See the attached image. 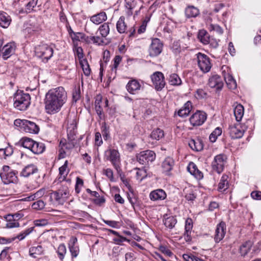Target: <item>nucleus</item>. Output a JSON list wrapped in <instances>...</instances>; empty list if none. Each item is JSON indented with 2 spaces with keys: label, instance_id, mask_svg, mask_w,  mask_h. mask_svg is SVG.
<instances>
[{
  "label": "nucleus",
  "instance_id": "obj_49",
  "mask_svg": "<svg viewBox=\"0 0 261 261\" xmlns=\"http://www.w3.org/2000/svg\"><path fill=\"white\" fill-rule=\"evenodd\" d=\"M32 174H33V166L30 164L27 165L23 169L20 175L25 177H27Z\"/></svg>",
  "mask_w": 261,
  "mask_h": 261
},
{
  "label": "nucleus",
  "instance_id": "obj_46",
  "mask_svg": "<svg viewBox=\"0 0 261 261\" xmlns=\"http://www.w3.org/2000/svg\"><path fill=\"white\" fill-rule=\"evenodd\" d=\"M222 134V129L221 128L218 127L210 134L209 139L211 142H215L218 137L220 136Z\"/></svg>",
  "mask_w": 261,
  "mask_h": 261
},
{
  "label": "nucleus",
  "instance_id": "obj_21",
  "mask_svg": "<svg viewBox=\"0 0 261 261\" xmlns=\"http://www.w3.org/2000/svg\"><path fill=\"white\" fill-rule=\"evenodd\" d=\"M185 231L184 233V237L186 242L191 241L192 238L191 237V230L193 228V222L191 219L188 218L186 221Z\"/></svg>",
  "mask_w": 261,
  "mask_h": 261
},
{
  "label": "nucleus",
  "instance_id": "obj_62",
  "mask_svg": "<svg viewBox=\"0 0 261 261\" xmlns=\"http://www.w3.org/2000/svg\"><path fill=\"white\" fill-rule=\"evenodd\" d=\"M160 250L163 253H164L165 255H166L168 256H171L173 255V253L165 246H160Z\"/></svg>",
  "mask_w": 261,
  "mask_h": 261
},
{
  "label": "nucleus",
  "instance_id": "obj_60",
  "mask_svg": "<svg viewBox=\"0 0 261 261\" xmlns=\"http://www.w3.org/2000/svg\"><path fill=\"white\" fill-rule=\"evenodd\" d=\"M45 193V189L44 188H41L37 192L34 193V201L35 198L38 199L42 197Z\"/></svg>",
  "mask_w": 261,
  "mask_h": 261
},
{
  "label": "nucleus",
  "instance_id": "obj_52",
  "mask_svg": "<svg viewBox=\"0 0 261 261\" xmlns=\"http://www.w3.org/2000/svg\"><path fill=\"white\" fill-rule=\"evenodd\" d=\"M103 38L99 36H92V43L97 45H102L105 43Z\"/></svg>",
  "mask_w": 261,
  "mask_h": 261
},
{
  "label": "nucleus",
  "instance_id": "obj_38",
  "mask_svg": "<svg viewBox=\"0 0 261 261\" xmlns=\"http://www.w3.org/2000/svg\"><path fill=\"white\" fill-rule=\"evenodd\" d=\"M224 79L229 89H234L237 88V83L233 77L229 73L224 75Z\"/></svg>",
  "mask_w": 261,
  "mask_h": 261
},
{
  "label": "nucleus",
  "instance_id": "obj_11",
  "mask_svg": "<svg viewBox=\"0 0 261 261\" xmlns=\"http://www.w3.org/2000/svg\"><path fill=\"white\" fill-rule=\"evenodd\" d=\"M206 119L205 113L197 111L190 118L189 120L191 125L193 126H200L202 125Z\"/></svg>",
  "mask_w": 261,
  "mask_h": 261
},
{
  "label": "nucleus",
  "instance_id": "obj_32",
  "mask_svg": "<svg viewBox=\"0 0 261 261\" xmlns=\"http://www.w3.org/2000/svg\"><path fill=\"white\" fill-rule=\"evenodd\" d=\"M199 14L198 8L193 6H188L185 10V14L188 18L196 17Z\"/></svg>",
  "mask_w": 261,
  "mask_h": 261
},
{
  "label": "nucleus",
  "instance_id": "obj_50",
  "mask_svg": "<svg viewBox=\"0 0 261 261\" xmlns=\"http://www.w3.org/2000/svg\"><path fill=\"white\" fill-rule=\"evenodd\" d=\"M101 129L103 139L107 140L110 138L109 127L107 125L106 123H103L101 125Z\"/></svg>",
  "mask_w": 261,
  "mask_h": 261
},
{
  "label": "nucleus",
  "instance_id": "obj_51",
  "mask_svg": "<svg viewBox=\"0 0 261 261\" xmlns=\"http://www.w3.org/2000/svg\"><path fill=\"white\" fill-rule=\"evenodd\" d=\"M23 126L22 130L27 133H31L32 127L33 126V122L23 119Z\"/></svg>",
  "mask_w": 261,
  "mask_h": 261
},
{
  "label": "nucleus",
  "instance_id": "obj_54",
  "mask_svg": "<svg viewBox=\"0 0 261 261\" xmlns=\"http://www.w3.org/2000/svg\"><path fill=\"white\" fill-rule=\"evenodd\" d=\"M45 206V203L42 200H37L34 202V209L41 210Z\"/></svg>",
  "mask_w": 261,
  "mask_h": 261
},
{
  "label": "nucleus",
  "instance_id": "obj_8",
  "mask_svg": "<svg viewBox=\"0 0 261 261\" xmlns=\"http://www.w3.org/2000/svg\"><path fill=\"white\" fill-rule=\"evenodd\" d=\"M226 160L227 158L225 155L223 154L217 155L212 162L213 169L218 173H221L224 170Z\"/></svg>",
  "mask_w": 261,
  "mask_h": 261
},
{
  "label": "nucleus",
  "instance_id": "obj_1",
  "mask_svg": "<svg viewBox=\"0 0 261 261\" xmlns=\"http://www.w3.org/2000/svg\"><path fill=\"white\" fill-rule=\"evenodd\" d=\"M67 99L66 92L62 87L50 89L45 95V108L47 113L59 112Z\"/></svg>",
  "mask_w": 261,
  "mask_h": 261
},
{
  "label": "nucleus",
  "instance_id": "obj_30",
  "mask_svg": "<svg viewBox=\"0 0 261 261\" xmlns=\"http://www.w3.org/2000/svg\"><path fill=\"white\" fill-rule=\"evenodd\" d=\"M197 37L199 40L205 45L208 44L210 41V35L204 30H199Z\"/></svg>",
  "mask_w": 261,
  "mask_h": 261
},
{
  "label": "nucleus",
  "instance_id": "obj_15",
  "mask_svg": "<svg viewBox=\"0 0 261 261\" xmlns=\"http://www.w3.org/2000/svg\"><path fill=\"white\" fill-rule=\"evenodd\" d=\"M208 85L210 87L216 88L217 90H221L223 86V80L219 75H213L209 78Z\"/></svg>",
  "mask_w": 261,
  "mask_h": 261
},
{
  "label": "nucleus",
  "instance_id": "obj_17",
  "mask_svg": "<svg viewBox=\"0 0 261 261\" xmlns=\"http://www.w3.org/2000/svg\"><path fill=\"white\" fill-rule=\"evenodd\" d=\"M77 239L75 237H71L70 239L68 245L70 252L71 253L72 258L76 257L80 252L79 247L76 245Z\"/></svg>",
  "mask_w": 261,
  "mask_h": 261
},
{
  "label": "nucleus",
  "instance_id": "obj_10",
  "mask_svg": "<svg viewBox=\"0 0 261 261\" xmlns=\"http://www.w3.org/2000/svg\"><path fill=\"white\" fill-rule=\"evenodd\" d=\"M151 81L157 91H161L165 85L163 74L160 71H156L151 75Z\"/></svg>",
  "mask_w": 261,
  "mask_h": 261
},
{
  "label": "nucleus",
  "instance_id": "obj_58",
  "mask_svg": "<svg viewBox=\"0 0 261 261\" xmlns=\"http://www.w3.org/2000/svg\"><path fill=\"white\" fill-rule=\"evenodd\" d=\"M128 199L134 211H135V204L136 203L137 201V198L134 196L133 193H132L131 195L128 194L127 196Z\"/></svg>",
  "mask_w": 261,
  "mask_h": 261
},
{
  "label": "nucleus",
  "instance_id": "obj_61",
  "mask_svg": "<svg viewBox=\"0 0 261 261\" xmlns=\"http://www.w3.org/2000/svg\"><path fill=\"white\" fill-rule=\"evenodd\" d=\"M103 221L105 223L113 228H118L119 227V222L117 221L105 220H103Z\"/></svg>",
  "mask_w": 261,
  "mask_h": 261
},
{
  "label": "nucleus",
  "instance_id": "obj_43",
  "mask_svg": "<svg viewBox=\"0 0 261 261\" xmlns=\"http://www.w3.org/2000/svg\"><path fill=\"white\" fill-rule=\"evenodd\" d=\"M98 31L102 37L106 38L110 33V27L108 23H104L99 27Z\"/></svg>",
  "mask_w": 261,
  "mask_h": 261
},
{
  "label": "nucleus",
  "instance_id": "obj_18",
  "mask_svg": "<svg viewBox=\"0 0 261 261\" xmlns=\"http://www.w3.org/2000/svg\"><path fill=\"white\" fill-rule=\"evenodd\" d=\"M0 176L4 184L6 185L15 182L17 180V176L14 171H10L8 173L1 172Z\"/></svg>",
  "mask_w": 261,
  "mask_h": 261
},
{
  "label": "nucleus",
  "instance_id": "obj_26",
  "mask_svg": "<svg viewBox=\"0 0 261 261\" xmlns=\"http://www.w3.org/2000/svg\"><path fill=\"white\" fill-rule=\"evenodd\" d=\"M68 161H66L63 165L60 167L59 169V177L58 180L60 181H64L66 179V177L69 173V169H68Z\"/></svg>",
  "mask_w": 261,
  "mask_h": 261
},
{
  "label": "nucleus",
  "instance_id": "obj_25",
  "mask_svg": "<svg viewBox=\"0 0 261 261\" xmlns=\"http://www.w3.org/2000/svg\"><path fill=\"white\" fill-rule=\"evenodd\" d=\"M192 109V103L191 101H188L178 111L177 115L181 117H186L190 114Z\"/></svg>",
  "mask_w": 261,
  "mask_h": 261
},
{
  "label": "nucleus",
  "instance_id": "obj_22",
  "mask_svg": "<svg viewBox=\"0 0 261 261\" xmlns=\"http://www.w3.org/2000/svg\"><path fill=\"white\" fill-rule=\"evenodd\" d=\"M187 169L189 172L197 179L199 180L203 178V173L198 169L194 163H190Z\"/></svg>",
  "mask_w": 261,
  "mask_h": 261
},
{
  "label": "nucleus",
  "instance_id": "obj_24",
  "mask_svg": "<svg viewBox=\"0 0 261 261\" xmlns=\"http://www.w3.org/2000/svg\"><path fill=\"white\" fill-rule=\"evenodd\" d=\"M140 87L141 85L139 82L136 80L129 81L126 85L128 92L131 94H135L136 92L140 90Z\"/></svg>",
  "mask_w": 261,
  "mask_h": 261
},
{
  "label": "nucleus",
  "instance_id": "obj_33",
  "mask_svg": "<svg viewBox=\"0 0 261 261\" xmlns=\"http://www.w3.org/2000/svg\"><path fill=\"white\" fill-rule=\"evenodd\" d=\"M32 22L31 20L27 21L23 25V32L25 38H31L33 35Z\"/></svg>",
  "mask_w": 261,
  "mask_h": 261
},
{
  "label": "nucleus",
  "instance_id": "obj_27",
  "mask_svg": "<svg viewBox=\"0 0 261 261\" xmlns=\"http://www.w3.org/2000/svg\"><path fill=\"white\" fill-rule=\"evenodd\" d=\"M107 19V16L106 13L104 12H102L92 16L90 18V20L96 24H99L106 20Z\"/></svg>",
  "mask_w": 261,
  "mask_h": 261
},
{
  "label": "nucleus",
  "instance_id": "obj_3",
  "mask_svg": "<svg viewBox=\"0 0 261 261\" xmlns=\"http://www.w3.org/2000/svg\"><path fill=\"white\" fill-rule=\"evenodd\" d=\"M104 158L108 161H110L114 168L118 171L120 168V154L117 149L109 148L105 151Z\"/></svg>",
  "mask_w": 261,
  "mask_h": 261
},
{
  "label": "nucleus",
  "instance_id": "obj_56",
  "mask_svg": "<svg viewBox=\"0 0 261 261\" xmlns=\"http://www.w3.org/2000/svg\"><path fill=\"white\" fill-rule=\"evenodd\" d=\"M81 64L85 75L86 76L89 75L90 74L91 70L87 61L85 62V64L83 63H81Z\"/></svg>",
  "mask_w": 261,
  "mask_h": 261
},
{
  "label": "nucleus",
  "instance_id": "obj_34",
  "mask_svg": "<svg viewBox=\"0 0 261 261\" xmlns=\"http://www.w3.org/2000/svg\"><path fill=\"white\" fill-rule=\"evenodd\" d=\"M136 6V2L135 0H125V7L126 8V14L130 16L133 15V10Z\"/></svg>",
  "mask_w": 261,
  "mask_h": 261
},
{
  "label": "nucleus",
  "instance_id": "obj_2",
  "mask_svg": "<svg viewBox=\"0 0 261 261\" xmlns=\"http://www.w3.org/2000/svg\"><path fill=\"white\" fill-rule=\"evenodd\" d=\"M31 99L29 94L18 90L13 95L14 107L18 110L24 111L30 105Z\"/></svg>",
  "mask_w": 261,
  "mask_h": 261
},
{
  "label": "nucleus",
  "instance_id": "obj_48",
  "mask_svg": "<svg viewBox=\"0 0 261 261\" xmlns=\"http://www.w3.org/2000/svg\"><path fill=\"white\" fill-rule=\"evenodd\" d=\"M76 128V125L73 122L68 125L67 128V135L69 138L71 140L74 139V136L75 135V129Z\"/></svg>",
  "mask_w": 261,
  "mask_h": 261
},
{
  "label": "nucleus",
  "instance_id": "obj_35",
  "mask_svg": "<svg viewBox=\"0 0 261 261\" xmlns=\"http://www.w3.org/2000/svg\"><path fill=\"white\" fill-rule=\"evenodd\" d=\"M234 115L237 121L240 122L244 115V107L239 104L236 106L233 111Z\"/></svg>",
  "mask_w": 261,
  "mask_h": 261
},
{
  "label": "nucleus",
  "instance_id": "obj_14",
  "mask_svg": "<svg viewBox=\"0 0 261 261\" xmlns=\"http://www.w3.org/2000/svg\"><path fill=\"white\" fill-rule=\"evenodd\" d=\"M22 216V214L19 213L6 215L4 218L7 222L6 227L13 228L19 226V223L17 221L19 220Z\"/></svg>",
  "mask_w": 261,
  "mask_h": 261
},
{
  "label": "nucleus",
  "instance_id": "obj_31",
  "mask_svg": "<svg viewBox=\"0 0 261 261\" xmlns=\"http://www.w3.org/2000/svg\"><path fill=\"white\" fill-rule=\"evenodd\" d=\"M21 145L28 151L33 152V140L28 137H23L19 141Z\"/></svg>",
  "mask_w": 261,
  "mask_h": 261
},
{
  "label": "nucleus",
  "instance_id": "obj_45",
  "mask_svg": "<svg viewBox=\"0 0 261 261\" xmlns=\"http://www.w3.org/2000/svg\"><path fill=\"white\" fill-rule=\"evenodd\" d=\"M169 82L171 85L178 86L181 84V81L179 76L174 73L170 76Z\"/></svg>",
  "mask_w": 261,
  "mask_h": 261
},
{
  "label": "nucleus",
  "instance_id": "obj_42",
  "mask_svg": "<svg viewBox=\"0 0 261 261\" xmlns=\"http://www.w3.org/2000/svg\"><path fill=\"white\" fill-rule=\"evenodd\" d=\"M45 149L44 144L34 140V154H40L44 152Z\"/></svg>",
  "mask_w": 261,
  "mask_h": 261
},
{
  "label": "nucleus",
  "instance_id": "obj_9",
  "mask_svg": "<svg viewBox=\"0 0 261 261\" xmlns=\"http://www.w3.org/2000/svg\"><path fill=\"white\" fill-rule=\"evenodd\" d=\"M69 191L67 187L63 186L58 190L51 193V197L58 202H63L68 197Z\"/></svg>",
  "mask_w": 261,
  "mask_h": 261
},
{
  "label": "nucleus",
  "instance_id": "obj_19",
  "mask_svg": "<svg viewBox=\"0 0 261 261\" xmlns=\"http://www.w3.org/2000/svg\"><path fill=\"white\" fill-rule=\"evenodd\" d=\"M189 146L195 151H201L203 148L202 141L200 138L191 139L189 141Z\"/></svg>",
  "mask_w": 261,
  "mask_h": 261
},
{
  "label": "nucleus",
  "instance_id": "obj_28",
  "mask_svg": "<svg viewBox=\"0 0 261 261\" xmlns=\"http://www.w3.org/2000/svg\"><path fill=\"white\" fill-rule=\"evenodd\" d=\"M116 29L117 31L120 33H127V32L126 31L127 29V25L125 22V17L123 16H121L116 23Z\"/></svg>",
  "mask_w": 261,
  "mask_h": 261
},
{
  "label": "nucleus",
  "instance_id": "obj_59",
  "mask_svg": "<svg viewBox=\"0 0 261 261\" xmlns=\"http://www.w3.org/2000/svg\"><path fill=\"white\" fill-rule=\"evenodd\" d=\"M33 230V227H31L28 230H25L23 232L20 233L18 235L17 237H15V239L17 238L19 240H21L25 238L27 235L29 234Z\"/></svg>",
  "mask_w": 261,
  "mask_h": 261
},
{
  "label": "nucleus",
  "instance_id": "obj_7",
  "mask_svg": "<svg viewBox=\"0 0 261 261\" xmlns=\"http://www.w3.org/2000/svg\"><path fill=\"white\" fill-rule=\"evenodd\" d=\"M156 154L153 151L147 150L141 151L137 155L138 162L142 165H147L154 161Z\"/></svg>",
  "mask_w": 261,
  "mask_h": 261
},
{
  "label": "nucleus",
  "instance_id": "obj_57",
  "mask_svg": "<svg viewBox=\"0 0 261 261\" xmlns=\"http://www.w3.org/2000/svg\"><path fill=\"white\" fill-rule=\"evenodd\" d=\"M48 223L47 220L46 219H38L34 221V226H44Z\"/></svg>",
  "mask_w": 261,
  "mask_h": 261
},
{
  "label": "nucleus",
  "instance_id": "obj_55",
  "mask_svg": "<svg viewBox=\"0 0 261 261\" xmlns=\"http://www.w3.org/2000/svg\"><path fill=\"white\" fill-rule=\"evenodd\" d=\"M103 173L105 174L111 181H114L113 171L111 168H107L103 170Z\"/></svg>",
  "mask_w": 261,
  "mask_h": 261
},
{
  "label": "nucleus",
  "instance_id": "obj_29",
  "mask_svg": "<svg viewBox=\"0 0 261 261\" xmlns=\"http://www.w3.org/2000/svg\"><path fill=\"white\" fill-rule=\"evenodd\" d=\"M10 17L5 12H0V26L7 28L10 24Z\"/></svg>",
  "mask_w": 261,
  "mask_h": 261
},
{
  "label": "nucleus",
  "instance_id": "obj_6",
  "mask_svg": "<svg viewBox=\"0 0 261 261\" xmlns=\"http://www.w3.org/2000/svg\"><path fill=\"white\" fill-rule=\"evenodd\" d=\"M34 51L37 57L42 58L43 60H45L46 62L51 58L54 53L53 48L44 43L36 46Z\"/></svg>",
  "mask_w": 261,
  "mask_h": 261
},
{
  "label": "nucleus",
  "instance_id": "obj_12",
  "mask_svg": "<svg viewBox=\"0 0 261 261\" xmlns=\"http://www.w3.org/2000/svg\"><path fill=\"white\" fill-rule=\"evenodd\" d=\"M163 48V44L158 38L153 39L149 48V55L151 57H156L159 55Z\"/></svg>",
  "mask_w": 261,
  "mask_h": 261
},
{
  "label": "nucleus",
  "instance_id": "obj_64",
  "mask_svg": "<svg viewBox=\"0 0 261 261\" xmlns=\"http://www.w3.org/2000/svg\"><path fill=\"white\" fill-rule=\"evenodd\" d=\"M251 197L255 199L260 200H261V191H254L251 193Z\"/></svg>",
  "mask_w": 261,
  "mask_h": 261
},
{
  "label": "nucleus",
  "instance_id": "obj_37",
  "mask_svg": "<svg viewBox=\"0 0 261 261\" xmlns=\"http://www.w3.org/2000/svg\"><path fill=\"white\" fill-rule=\"evenodd\" d=\"M228 178V177L227 175L224 174L222 175L218 185V190L219 191H225L228 189L229 186Z\"/></svg>",
  "mask_w": 261,
  "mask_h": 261
},
{
  "label": "nucleus",
  "instance_id": "obj_23",
  "mask_svg": "<svg viewBox=\"0 0 261 261\" xmlns=\"http://www.w3.org/2000/svg\"><path fill=\"white\" fill-rule=\"evenodd\" d=\"M174 165V161L172 158H166L162 164L163 172L167 174L172 169Z\"/></svg>",
  "mask_w": 261,
  "mask_h": 261
},
{
  "label": "nucleus",
  "instance_id": "obj_41",
  "mask_svg": "<svg viewBox=\"0 0 261 261\" xmlns=\"http://www.w3.org/2000/svg\"><path fill=\"white\" fill-rule=\"evenodd\" d=\"M164 136V131L160 128H156L153 130L150 135V137L152 139L159 140Z\"/></svg>",
  "mask_w": 261,
  "mask_h": 261
},
{
  "label": "nucleus",
  "instance_id": "obj_4",
  "mask_svg": "<svg viewBox=\"0 0 261 261\" xmlns=\"http://www.w3.org/2000/svg\"><path fill=\"white\" fill-rule=\"evenodd\" d=\"M246 128L238 121L229 124L228 127V134L232 139L241 138L245 132Z\"/></svg>",
  "mask_w": 261,
  "mask_h": 261
},
{
  "label": "nucleus",
  "instance_id": "obj_47",
  "mask_svg": "<svg viewBox=\"0 0 261 261\" xmlns=\"http://www.w3.org/2000/svg\"><path fill=\"white\" fill-rule=\"evenodd\" d=\"M66 252L67 250L65 244H61L59 246L57 251L58 255V257L61 260H63L64 259L65 255L66 253Z\"/></svg>",
  "mask_w": 261,
  "mask_h": 261
},
{
  "label": "nucleus",
  "instance_id": "obj_40",
  "mask_svg": "<svg viewBox=\"0 0 261 261\" xmlns=\"http://www.w3.org/2000/svg\"><path fill=\"white\" fill-rule=\"evenodd\" d=\"M45 174L38 172V169L34 167V178L37 184V186H39L43 182Z\"/></svg>",
  "mask_w": 261,
  "mask_h": 261
},
{
  "label": "nucleus",
  "instance_id": "obj_36",
  "mask_svg": "<svg viewBox=\"0 0 261 261\" xmlns=\"http://www.w3.org/2000/svg\"><path fill=\"white\" fill-rule=\"evenodd\" d=\"M252 246V243L251 241H246L240 247V253L242 256H245L247 254L248 252L250 250Z\"/></svg>",
  "mask_w": 261,
  "mask_h": 261
},
{
  "label": "nucleus",
  "instance_id": "obj_53",
  "mask_svg": "<svg viewBox=\"0 0 261 261\" xmlns=\"http://www.w3.org/2000/svg\"><path fill=\"white\" fill-rule=\"evenodd\" d=\"M122 60V58L120 56H116L113 60L114 64L112 67V70H115V72H116L117 68Z\"/></svg>",
  "mask_w": 261,
  "mask_h": 261
},
{
  "label": "nucleus",
  "instance_id": "obj_16",
  "mask_svg": "<svg viewBox=\"0 0 261 261\" xmlns=\"http://www.w3.org/2000/svg\"><path fill=\"white\" fill-rule=\"evenodd\" d=\"M16 45L14 42H11L1 47L2 55L3 59L7 60L14 54Z\"/></svg>",
  "mask_w": 261,
  "mask_h": 261
},
{
  "label": "nucleus",
  "instance_id": "obj_5",
  "mask_svg": "<svg viewBox=\"0 0 261 261\" xmlns=\"http://www.w3.org/2000/svg\"><path fill=\"white\" fill-rule=\"evenodd\" d=\"M195 60L196 61L198 66L203 73H207L212 68V64L210 58L206 55L198 53L195 55Z\"/></svg>",
  "mask_w": 261,
  "mask_h": 261
},
{
  "label": "nucleus",
  "instance_id": "obj_39",
  "mask_svg": "<svg viewBox=\"0 0 261 261\" xmlns=\"http://www.w3.org/2000/svg\"><path fill=\"white\" fill-rule=\"evenodd\" d=\"M164 224L166 226V227L172 229L173 228L176 223H177V220L176 218L173 216H169L166 217L164 216V218L163 219Z\"/></svg>",
  "mask_w": 261,
  "mask_h": 261
},
{
  "label": "nucleus",
  "instance_id": "obj_63",
  "mask_svg": "<svg viewBox=\"0 0 261 261\" xmlns=\"http://www.w3.org/2000/svg\"><path fill=\"white\" fill-rule=\"evenodd\" d=\"M80 94H81V92H80V88L74 89V90L73 91V93H72V97H73V99L75 101H76L77 100H78L80 99Z\"/></svg>",
  "mask_w": 261,
  "mask_h": 261
},
{
  "label": "nucleus",
  "instance_id": "obj_20",
  "mask_svg": "<svg viewBox=\"0 0 261 261\" xmlns=\"http://www.w3.org/2000/svg\"><path fill=\"white\" fill-rule=\"evenodd\" d=\"M167 195L165 192L162 189H157L152 191L149 195L151 200H162L166 198Z\"/></svg>",
  "mask_w": 261,
  "mask_h": 261
},
{
  "label": "nucleus",
  "instance_id": "obj_44",
  "mask_svg": "<svg viewBox=\"0 0 261 261\" xmlns=\"http://www.w3.org/2000/svg\"><path fill=\"white\" fill-rule=\"evenodd\" d=\"M102 98L100 96H97L95 101V109L96 113L99 116V117L101 119V116L102 113V109L100 106V103L101 101Z\"/></svg>",
  "mask_w": 261,
  "mask_h": 261
},
{
  "label": "nucleus",
  "instance_id": "obj_13",
  "mask_svg": "<svg viewBox=\"0 0 261 261\" xmlns=\"http://www.w3.org/2000/svg\"><path fill=\"white\" fill-rule=\"evenodd\" d=\"M226 233V224L223 221H221L217 225L214 234V241L218 243L224 238Z\"/></svg>",
  "mask_w": 261,
  "mask_h": 261
}]
</instances>
